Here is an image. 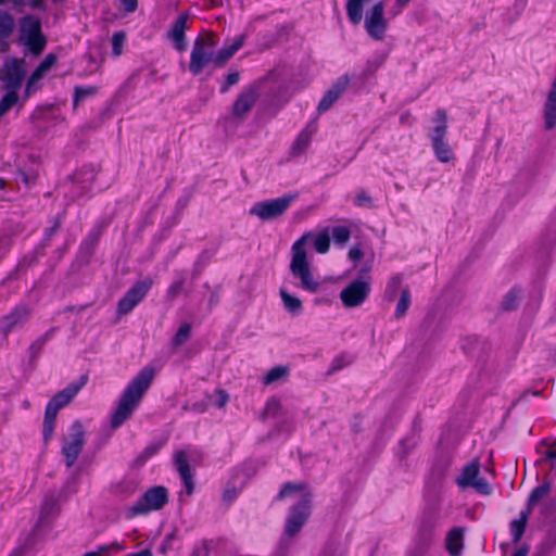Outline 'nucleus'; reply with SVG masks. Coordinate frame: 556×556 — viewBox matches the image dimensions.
Returning a JSON list of instances; mask_svg holds the SVG:
<instances>
[{
  "mask_svg": "<svg viewBox=\"0 0 556 556\" xmlns=\"http://www.w3.org/2000/svg\"><path fill=\"white\" fill-rule=\"evenodd\" d=\"M155 377V369L152 366H144L128 382L121 394L117 406L111 416V428L118 429L128 420L139 406L143 395L151 387Z\"/></svg>",
  "mask_w": 556,
  "mask_h": 556,
  "instance_id": "obj_1",
  "label": "nucleus"
},
{
  "mask_svg": "<svg viewBox=\"0 0 556 556\" xmlns=\"http://www.w3.org/2000/svg\"><path fill=\"white\" fill-rule=\"evenodd\" d=\"M308 237V235H303L292 244L290 273L294 278L300 280L298 285L299 288L309 293H316L319 291L321 282L315 278L307 260L305 245Z\"/></svg>",
  "mask_w": 556,
  "mask_h": 556,
  "instance_id": "obj_2",
  "label": "nucleus"
},
{
  "mask_svg": "<svg viewBox=\"0 0 556 556\" xmlns=\"http://www.w3.org/2000/svg\"><path fill=\"white\" fill-rule=\"evenodd\" d=\"M371 265L364 264L355 278L351 279L340 291V300L344 307L362 306L370 296L372 290Z\"/></svg>",
  "mask_w": 556,
  "mask_h": 556,
  "instance_id": "obj_3",
  "label": "nucleus"
},
{
  "mask_svg": "<svg viewBox=\"0 0 556 556\" xmlns=\"http://www.w3.org/2000/svg\"><path fill=\"white\" fill-rule=\"evenodd\" d=\"M218 37L214 31L199 34L192 45L189 61V72L193 76L200 75L206 66L213 63L216 66L215 48Z\"/></svg>",
  "mask_w": 556,
  "mask_h": 556,
  "instance_id": "obj_4",
  "label": "nucleus"
},
{
  "mask_svg": "<svg viewBox=\"0 0 556 556\" xmlns=\"http://www.w3.org/2000/svg\"><path fill=\"white\" fill-rule=\"evenodd\" d=\"M437 125L429 134L431 146L437 160L441 163H448L454 159V152L448 143V115L444 109L435 111Z\"/></svg>",
  "mask_w": 556,
  "mask_h": 556,
  "instance_id": "obj_5",
  "label": "nucleus"
},
{
  "mask_svg": "<svg viewBox=\"0 0 556 556\" xmlns=\"http://www.w3.org/2000/svg\"><path fill=\"white\" fill-rule=\"evenodd\" d=\"M21 39L29 52L40 55L47 47V37L42 33L41 21L34 15H26L21 20Z\"/></svg>",
  "mask_w": 556,
  "mask_h": 556,
  "instance_id": "obj_6",
  "label": "nucleus"
},
{
  "mask_svg": "<svg viewBox=\"0 0 556 556\" xmlns=\"http://www.w3.org/2000/svg\"><path fill=\"white\" fill-rule=\"evenodd\" d=\"M86 444V432L84 425L75 420L68 428V437L63 439L61 453L64 456L67 468L74 466Z\"/></svg>",
  "mask_w": 556,
  "mask_h": 556,
  "instance_id": "obj_7",
  "label": "nucleus"
},
{
  "mask_svg": "<svg viewBox=\"0 0 556 556\" xmlns=\"http://www.w3.org/2000/svg\"><path fill=\"white\" fill-rule=\"evenodd\" d=\"M168 503V491L163 485L148 489L129 508L130 517L147 515L151 510H159Z\"/></svg>",
  "mask_w": 556,
  "mask_h": 556,
  "instance_id": "obj_8",
  "label": "nucleus"
},
{
  "mask_svg": "<svg viewBox=\"0 0 556 556\" xmlns=\"http://www.w3.org/2000/svg\"><path fill=\"white\" fill-rule=\"evenodd\" d=\"M296 198L298 194H286L280 198L256 202L250 208V214L257 216L262 220L276 219L288 211Z\"/></svg>",
  "mask_w": 556,
  "mask_h": 556,
  "instance_id": "obj_9",
  "label": "nucleus"
},
{
  "mask_svg": "<svg viewBox=\"0 0 556 556\" xmlns=\"http://www.w3.org/2000/svg\"><path fill=\"white\" fill-rule=\"evenodd\" d=\"M31 307L26 302L16 303L8 314L0 319V331L2 334L1 345L9 343V334L15 329L23 327L31 316Z\"/></svg>",
  "mask_w": 556,
  "mask_h": 556,
  "instance_id": "obj_10",
  "label": "nucleus"
},
{
  "mask_svg": "<svg viewBox=\"0 0 556 556\" xmlns=\"http://www.w3.org/2000/svg\"><path fill=\"white\" fill-rule=\"evenodd\" d=\"M153 286V279L146 277L143 280L136 281L117 302L116 314L124 316L135 309L143 301Z\"/></svg>",
  "mask_w": 556,
  "mask_h": 556,
  "instance_id": "obj_11",
  "label": "nucleus"
},
{
  "mask_svg": "<svg viewBox=\"0 0 556 556\" xmlns=\"http://www.w3.org/2000/svg\"><path fill=\"white\" fill-rule=\"evenodd\" d=\"M312 504L308 495L304 496L290 509L286 521L285 533L292 538L296 535L308 520L312 513Z\"/></svg>",
  "mask_w": 556,
  "mask_h": 556,
  "instance_id": "obj_12",
  "label": "nucleus"
},
{
  "mask_svg": "<svg viewBox=\"0 0 556 556\" xmlns=\"http://www.w3.org/2000/svg\"><path fill=\"white\" fill-rule=\"evenodd\" d=\"M26 76L24 59H11L0 68V80L5 89L20 90Z\"/></svg>",
  "mask_w": 556,
  "mask_h": 556,
  "instance_id": "obj_13",
  "label": "nucleus"
},
{
  "mask_svg": "<svg viewBox=\"0 0 556 556\" xmlns=\"http://www.w3.org/2000/svg\"><path fill=\"white\" fill-rule=\"evenodd\" d=\"M367 34L375 40H383L388 29V22L384 18V4L379 1L374 4L370 13L365 18Z\"/></svg>",
  "mask_w": 556,
  "mask_h": 556,
  "instance_id": "obj_14",
  "label": "nucleus"
},
{
  "mask_svg": "<svg viewBox=\"0 0 556 556\" xmlns=\"http://www.w3.org/2000/svg\"><path fill=\"white\" fill-rule=\"evenodd\" d=\"M258 98V89L255 85L245 86L233 101L231 113L236 118H244L254 108Z\"/></svg>",
  "mask_w": 556,
  "mask_h": 556,
  "instance_id": "obj_15",
  "label": "nucleus"
},
{
  "mask_svg": "<svg viewBox=\"0 0 556 556\" xmlns=\"http://www.w3.org/2000/svg\"><path fill=\"white\" fill-rule=\"evenodd\" d=\"M349 74H344L336 79L331 87L325 92L320 99L317 111L319 114H324L330 110V108L340 99L350 85Z\"/></svg>",
  "mask_w": 556,
  "mask_h": 556,
  "instance_id": "obj_16",
  "label": "nucleus"
},
{
  "mask_svg": "<svg viewBox=\"0 0 556 556\" xmlns=\"http://www.w3.org/2000/svg\"><path fill=\"white\" fill-rule=\"evenodd\" d=\"M88 382V376L83 375L75 382H71L63 390L55 393L48 402L51 406L56 409H62L67 406L74 397L79 393V391L86 386Z\"/></svg>",
  "mask_w": 556,
  "mask_h": 556,
  "instance_id": "obj_17",
  "label": "nucleus"
},
{
  "mask_svg": "<svg viewBox=\"0 0 556 556\" xmlns=\"http://www.w3.org/2000/svg\"><path fill=\"white\" fill-rule=\"evenodd\" d=\"M437 519L431 514L425 511L420 519L416 544L421 549H427L433 543L435 538Z\"/></svg>",
  "mask_w": 556,
  "mask_h": 556,
  "instance_id": "obj_18",
  "label": "nucleus"
},
{
  "mask_svg": "<svg viewBox=\"0 0 556 556\" xmlns=\"http://www.w3.org/2000/svg\"><path fill=\"white\" fill-rule=\"evenodd\" d=\"M188 20L189 14L187 12L179 14L167 33V37L173 41V46L178 52L187 49L186 31L189 29Z\"/></svg>",
  "mask_w": 556,
  "mask_h": 556,
  "instance_id": "obj_19",
  "label": "nucleus"
},
{
  "mask_svg": "<svg viewBox=\"0 0 556 556\" xmlns=\"http://www.w3.org/2000/svg\"><path fill=\"white\" fill-rule=\"evenodd\" d=\"M317 130V126L314 124H307L295 137L291 148L290 156L299 157L303 155L311 147L313 136Z\"/></svg>",
  "mask_w": 556,
  "mask_h": 556,
  "instance_id": "obj_20",
  "label": "nucleus"
},
{
  "mask_svg": "<svg viewBox=\"0 0 556 556\" xmlns=\"http://www.w3.org/2000/svg\"><path fill=\"white\" fill-rule=\"evenodd\" d=\"M175 465L186 488L187 494H192L194 491L193 476L189 464L188 454L185 451H178L175 454Z\"/></svg>",
  "mask_w": 556,
  "mask_h": 556,
  "instance_id": "obj_21",
  "label": "nucleus"
},
{
  "mask_svg": "<svg viewBox=\"0 0 556 556\" xmlns=\"http://www.w3.org/2000/svg\"><path fill=\"white\" fill-rule=\"evenodd\" d=\"M465 529L453 527L446 534L445 548L451 556H459L464 548Z\"/></svg>",
  "mask_w": 556,
  "mask_h": 556,
  "instance_id": "obj_22",
  "label": "nucleus"
},
{
  "mask_svg": "<svg viewBox=\"0 0 556 556\" xmlns=\"http://www.w3.org/2000/svg\"><path fill=\"white\" fill-rule=\"evenodd\" d=\"M245 36H236L232 42L228 46H224L216 54V67H223L244 45Z\"/></svg>",
  "mask_w": 556,
  "mask_h": 556,
  "instance_id": "obj_23",
  "label": "nucleus"
},
{
  "mask_svg": "<svg viewBox=\"0 0 556 556\" xmlns=\"http://www.w3.org/2000/svg\"><path fill=\"white\" fill-rule=\"evenodd\" d=\"M60 513V505L54 496H46L39 513L38 522L36 523L33 531L35 532L41 525L46 523L50 519L55 518Z\"/></svg>",
  "mask_w": 556,
  "mask_h": 556,
  "instance_id": "obj_24",
  "label": "nucleus"
},
{
  "mask_svg": "<svg viewBox=\"0 0 556 556\" xmlns=\"http://www.w3.org/2000/svg\"><path fill=\"white\" fill-rule=\"evenodd\" d=\"M480 462L478 458L469 462L462 470V473L456 478V483L459 488H469L470 484L479 477Z\"/></svg>",
  "mask_w": 556,
  "mask_h": 556,
  "instance_id": "obj_25",
  "label": "nucleus"
},
{
  "mask_svg": "<svg viewBox=\"0 0 556 556\" xmlns=\"http://www.w3.org/2000/svg\"><path fill=\"white\" fill-rule=\"evenodd\" d=\"M529 515V510H521L519 517L510 521L509 531L514 544H518L521 541L527 529Z\"/></svg>",
  "mask_w": 556,
  "mask_h": 556,
  "instance_id": "obj_26",
  "label": "nucleus"
},
{
  "mask_svg": "<svg viewBox=\"0 0 556 556\" xmlns=\"http://www.w3.org/2000/svg\"><path fill=\"white\" fill-rule=\"evenodd\" d=\"M56 330V327H51L29 345L28 355L30 362L37 361L46 344L53 338Z\"/></svg>",
  "mask_w": 556,
  "mask_h": 556,
  "instance_id": "obj_27",
  "label": "nucleus"
},
{
  "mask_svg": "<svg viewBox=\"0 0 556 556\" xmlns=\"http://www.w3.org/2000/svg\"><path fill=\"white\" fill-rule=\"evenodd\" d=\"M126 548L125 544L118 541H113L108 544L96 546L93 551L86 552L83 556H115Z\"/></svg>",
  "mask_w": 556,
  "mask_h": 556,
  "instance_id": "obj_28",
  "label": "nucleus"
},
{
  "mask_svg": "<svg viewBox=\"0 0 556 556\" xmlns=\"http://www.w3.org/2000/svg\"><path fill=\"white\" fill-rule=\"evenodd\" d=\"M279 294L286 311L293 315L302 314L303 303L299 298L290 294L285 288H280Z\"/></svg>",
  "mask_w": 556,
  "mask_h": 556,
  "instance_id": "obj_29",
  "label": "nucleus"
},
{
  "mask_svg": "<svg viewBox=\"0 0 556 556\" xmlns=\"http://www.w3.org/2000/svg\"><path fill=\"white\" fill-rule=\"evenodd\" d=\"M403 283V275L402 274H394L390 277L386 285L383 298L388 302H393L397 294L401 293Z\"/></svg>",
  "mask_w": 556,
  "mask_h": 556,
  "instance_id": "obj_30",
  "label": "nucleus"
},
{
  "mask_svg": "<svg viewBox=\"0 0 556 556\" xmlns=\"http://www.w3.org/2000/svg\"><path fill=\"white\" fill-rule=\"evenodd\" d=\"M167 441H168V438L166 437L159 441L149 443L143 448L141 454L138 456L137 462L143 464L147 460H149L150 458H152L153 456H155L166 445Z\"/></svg>",
  "mask_w": 556,
  "mask_h": 556,
  "instance_id": "obj_31",
  "label": "nucleus"
},
{
  "mask_svg": "<svg viewBox=\"0 0 556 556\" xmlns=\"http://www.w3.org/2000/svg\"><path fill=\"white\" fill-rule=\"evenodd\" d=\"M551 489L552 483L549 481H545L542 484L535 486L529 495L527 510L530 511L532 507H534L543 497H545L551 492Z\"/></svg>",
  "mask_w": 556,
  "mask_h": 556,
  "instance_id": "obj_32",
  "label": "nucleus"
},
{
  "mask_svg": "<svg viewBox=\"0 0 556 556\" xmlns=\"http://www.w3.org/2000/svg\"><path fill=\"white\" fill-rule=\"evenodd\" d=\"M186 276L184 271L177 273L176 278L172 281L166 290V300L173 302L184 290Z\"/></svg>",
  "mask_w": 556,
  "mask_h": 556,
  "instance_id": "obj_33",
  "label": "nucleus"
},
{
  "mask_svg": "<svg viewBox=\"0 0 556 556\" xmlns=\"http://www.w3.org/2000/svg\"><path fill=\"white\" fill-rule=\"evenodd\" d=\"M65 212L56 214L51 220V226L45 229L42 238L45 245H48L55 233L60 230L65 219Z\"/></svg>",
  "mask_w": 556,
  "mask_h": 556,
  "instance_id": "obj_34",
  "label": "nucleus"
},
{
  "mask_svg": "<svg viewBox=\"0 0 556 556\" xmlns=\"http://www.w3.org/2000/svg\"><path fill=\"white\" fill-rule=\"evenodd\" d=\"M521 295V288L513 287L503 298L502 308L504 311H514L518 306V302Z\"/></svg>",
  "mask_w": 556,
  "mask_h": 556,
  "instance_id": "obj_35",
  "label": "nucleus"
},
{
  "mask_svg": "<svg viewBox=\"0 0 556 556\" xmlns=\"http://www.w3.org/2000/svg\"><path fill=\"white\" fill-rule=\"evenodd\" d=\"M387 54L386 53H375L371 58H369L366 62L364 68V76L369 77L372 76L386 62Z\"/></svg>",
  "mask_w": 556,
  "mask_h": 556,
  "instance_id": "obj_36",
  "label": "nucleus"
},
{
  "mask_svg": "<svg viewBox=\"0 0 556 556\" xmlns=\"http://www.w3.org/2000/svg\"><path fill=\"white\" fill-rule=\"evenodd\" d=\"M15 27L13 16L4 11H0V39L9 38Z\"/></svg>",
  "mask_w": 556,
  "mask_h": 556,
  "instance_id": "obj_37",
  "label": "nucleus"
},
{
  "mask_svg": "<svg viewBox=\"0 0 556 556\" xmlns=\"http://www.w3.org/2000/svg\"><path fill=\"white\" fill-rule=\"evenodd\" d=\"M97 86H76L73 94V106L76 109L80 102L87 97H91L98 93Z\"/></svg>",
  "mask_w": 556,
  "mask_h": 556,
  "instance_id": "obj_38",
  "label": "nucleus"
},
{
  "mask_svg": "<svg viewBox=\"0 0 556 556\" xmlns=\"http://www.w3.org/2000/svg\"><path fill=\"white\" fill-rule=\"evenodd\" d=\"M7 92L0 101V115L9 112L18 101V90L5 89Z\"/></svg>",
  "mask_w": 556,
  "mask_h": 556,
  "instance_id": "obj_39",
  "label": "nucleus"
},
{
  "mask_svg": "<svg viewBox=\"0 0 556 556\" xmlns=\"http://www.w3.org/2000/svg\"><path fill=\"white\" fill-rule=\"evenodd\" d=\"M409 305H410V293H409L408 288H404L401 291L400 299L397 301V304H396V307L394 311L395 318L400 319V318L404 317L407 309L409 308Z\"/></svg>",
  "mask_w": 556,
  "mask_h": 556,
  "instance_id": "obj_40",
  "label": "nucleus"
},
{
  "mask_svg": "<svg viewBox=\"0 0 556 556\" xmlns=\"http://www.w3.org/2000/svg\"><path fill=\"white\" fill-rule=\"evenodd\" d=\"M191 337V325L189 323H184L178 328L177 332L172 339V345L174 348H178L185 344Z\"/></svg>",
  "mask_w": 556,
  "mask_h": 556,
  "instance_id": "obj_41",
  "label": "nucleus"
},
{
  "mask_svg": "<svg viewBox=\"0 0 556 556\" xmlns=\"http://www.w3.org/2000/svg\"><path fill=\"white\" fill-rule=\"evenodd\" d=\"M353 362L352 357H350L348 354L345 353H341L339 355H337L332 361H331V364H330V367H329V370H328V374L329 375H332L334 372H338L339 370L343 369L344 367L351 365Z\"/></svg>",
  "mask_w": 556,
  "mask_h": 556,
  "instance_id": "obj_42",
  "label": "nucleus"
},
{
  "mask_svg": "<svg viewBox=\"0 0 556 556\" xmlns=\"http://www.w3.org/2000/svg\"><path fill=\"white\" fill-rule=\"evenodd\" d=\"M304 488H305V485L302 484V483L296 484V483H293V482H286L281 486V489L278 492V494L276 495L275 501H282L287 496H290V495L294 494L295 492L304 490Z\"/></svg>",
  "mask_w": 556,
  "mask_h": 556,
  "instance_id": "obj_43",
  "label": "nucleus"
},
{
  "mask_svg": "<svg viewBox=\"0 0 556 556\" xmlns=\"http://www.w3.org/2000/svg\"><path fill=\"white\" fill-rule=\"evenodd\" d=\"M332 239L337 244L343 245L351 238V230L346 226H334L332 228Z\"/></svg>",
  "mask_w": 556,
  "mask_h": 556,
  "instance_id": "obj_44",
  "label": "nucleus"
},
{
  "mask_svg": "<svg viewBox=\"0 0 556 556\" xmlns=\"http://www.w3.org/2000/svg\"><path fill=\"white\" fill-rule=\"evenodd\" d=\"M240 79H241L240 72H238V71L229 72L226 75L225 80L219 88V92L222 94L227 93L232 86L239 84Z\"/></svg>",
  "mask_w": 556,
  "mask_h": 556,
  "instance_id": "obj_45",
  "label": "nucleus"
},
{
  "mask_svg": "<svg viewBox=\"0 0 556 556\" xmlns=\"http://www.w3.org/2000/svg\"><path fill=\"white\" fill-rule=\"evenodd\" d=\"M108 226L109 223L106 220H98L88 231L87 237L99 244V241Z\"/></svg>",
  "mask_w": 556,
  "mask_h": 556,
  "instance_id": "obj_46",
  "label": "nucleus"
},
{
  "mask_svg": "<svg viewBox=\"0 0 556 556\" xmlns=\"http://www.w3.org/2000/svg\"><path fill=\"white\" fill-rule=\"evenodd\" d=\"M287 374H288V368H286V367H282V366L273 367L265 375L263 382L265 384H270V383L279 380L281 377L286 376Z\"/></svg>",
  "mask_w": 556,
  "mask_h": 556,
  "instance_id": "obj_47",
  "label": "nucleus"
},
{
  "mask_svg": "<svg viewBox=\"0 0 556 556\" xmlns=\"http://www.w3.org/2000/svg\"><path fill=\"white\" fill-rule=\"evenodd\" d=\"M314 249L320 254H325L329 251L330 237L327 232H321L315 238Z\"/></svg>",
  "mask_w": 556,
  "mask_h": 556,
  "instance_id": "obj_48",
  "label": "nucleus"
},
{
  "mask_svg": "<svg viewBox=\"0 0 556 556\" xmlns=\"http://www.w3.org/2000/svg\"><path fill=\"white\" fill-rule=\"evenodd\" d=\"M126 40V34L124 31H116L112 36V53L115 56H119L123 53V47Z\"/></svg>",
  "mask_w": 556,
  "mask_h": 556,
  "instance_id": "obj_49",
  "label": "nucleus"
},
{
  "mask_svg": "<svg viewBox=\"0 0 556 556\" xmlns=\"http://www.w3.org/2000/svg\"><path fill=\"white\" fill-rule=\"evenodd\" d=\"M354 205L357 207H372L374 200L364 189H359L356 191Z\"/></svg>",
  "mask_w": 556,
  "mask_h": 556,
  "instance_id": "obj_50",
  "label": "nucleus"
},
{
  "mask_svg": "<svg viewBox=\"0 0 556 556\" xmlns=\"http://www.w3.org/2000/svg\"><path fill=\"white\" fill-rule=\"evenodd\" d=\"M469 488L475 489L481 495H490L493 491L491 484L480 476L469 485Z\"/></svg>",
  "mask_w": 556,
  "mask_h": 556,
  "instance_id": "obj_51",
  "label": "nucleus"
},
{
  "mask_svg": "<svg viewBox=\"0 0 556 556\" xmlns=\"http://www.w3.org/2000/svg\"><path fill=\"white\" fill-rule=\"evenodd\" d=\"M56 54L48 53L35 70L45 75L56 63Z\"/></svg>",
  "mask_w": 556,
  "mask_h": 556,
  "instance_id": "obj_52",
  "label": "nucleus"
},
{
  "mask_svg": "<svg viewBox=\"0 0 556 556\" xmlns=\"http://www.w3.org/2000/svg\"><path fill=\"white\" fill-rule=\"evenodd\" d=\"M43 77L38 71L34 70L29 78L26 81L25 98H28L34 90H36V83Z\"/></svg>",
  "mask_w": 556,
  "mask_h": 556,
  "instance_id": "obj_53",
  "label": "nucleus"
},
{
  "mask_svg": "<svg viewBox=\"0 0 556 556\" xmlns=\"http://www.w3.org/2000/svg\"><path fill=\"white\" fill-rule=\"evenodd\" d=\"M97 247L98 243L86 236L80 242L79 251L89 257L94 253Z\"/></svg>",
  "mask_w": 556,
  "mask_h": 556,
  "instance_id": "obj_54",
  "label": "nucleus"
},
{
  "mask_svg": "<svg viewBox=\"0 0 556 556\" xmlns=\"http://www.w3.org/2000/svg\"><path fill=\"white\" fill-rule=\"evenodd\" d=\"M55 426H56V421L43 420L42 439L46 444H48L50 442V440L52 439V437L54 434Z\"/></svg>",
  "mask_w": 556,
  "mask_h": 556,
  "instance_id": "obj_55",
  "label": "nucleus"
},
{
  "mask_svg": "<svg viewBox=\"0 0 556 556\" xmlns=\"http://www.w3.org/2000/svg\"><path fill=\"white\" fill-rule=\"evenodd\" d=\"M239 496V491L237 490V488L232 486V488H227L224 492H223V501L227 504H231L233 503L237 497Z\"/></svg>",
  "mask_w": 556,
  "mask_h": 556,
  "instance_id": "obj_56",
  "label": "nucleus"
},
{
  "mask_svg": "<svg viewBox=\"0 0 556 556\" xmlns=\"http://www.w3.org/2000/svg\"><path fill=\"white\" fill-rule=\"evenodd\" d=\"M210 547L207 541L203 540L199 545H195L190 556H208Z\"/></svg>",
  "mask_w": 556,
  "mask_h": 556,
  "instance_id": "obj_57",
  "label": "nucleus"
},
{
  "mask_svg": "<svg viewBox=\"0 0 556 556\" xmlns=\"http://www.w3.org/2000/svg\"><path fill=\"white\" fill-rule=\"evenodd\" d=\"M90 191V187L81 186L78 187L75 182H73V197L74 198H83L88 197Z\"/></svg>",
  "mask_w": 556,
  "mask_h": 556,
  "instance_id": "obj_58",
  "label": "nucleus"
},
{
  "mask_svg": "<svg viewBox=\"0 0 556 556\" xmlns=\"http://www.w3.org/2000/svg\"><path fill=\"white\" fill-rule=\"evenodd\" d=\"M58 413H59V409H56L55 407H53L47 403L43 420L56 421Z\"/></svg>",
  "mask_w": 556,
  "mask_h": 556,
  "instance_id": "obj_59",
  "label": "nucleus"
},
{
  "mask_svg": "<svg viewBox=\"0 0 556 556\" xmlns=\"http://www.w3.org/2000/svg\"><path fill=\"white\" fill-rule=\"evenodd\" d=\"M123 9L127 13H132L138 8V0H119Z\"/></svg>",
  "mask_w": 556,
  "mask_h": 556,
  "instance_id": "obj_60",
  "label": "nucleus"
},
{
  "mask_svg": "<svg viewBox=\"0 0 556 556\" xmlns=\"http://www.w3.org/2000/svg\"><path fill=\"white\" fill-rule=\"evenodd\" d=\"M363 257V251L359 247H353L349 251V258L353 262L359 261Z\"/></svg>",
  "mask_w": 556,
  "mask_h": 556,
  "instance_id": "obj_61",
  "label": "nucleus"
},
{
  "mask_svg": "<svg viewBox=\"0 0 556 556\" xmlns=\"http://www.w3.org/2000/svg\"><path fill=\"white\" fill-rule=\"evenodd\" d=\"M229 400V396L226 391L218 390V400L216 402L217 407L223 408L226 406L227 402Z\"/></svg>",
  "mask_w": 556,
  "mask_h": 556,
  "instance_id": "obj_62",
  "label": "nucleus"
},
{
  "mask_svg": "<svg viewBox=\"0 0 556 556\" xmlns=\"http://www.w3.org/2000/svg\"><path fill=\"white\" fill-rule=\"evenodd\" d=\"M543 459L554 460L556 459V447H551L544 452Z\"/></svg>",
  "mask_w": 556,
  "mask_h": 556,
  "instance_id": "obj_63",
  "label": "nucleus"
},
{
  "mask_svg": "<svg viewBox=\"0 0 556 556\" xmlns=\"http://www.w3.org/2000/svg\"><path fill=\"white\" fill-rule=\"evenodd\" d=\"M126 556H153V554L150 549L146 548L137 553H130Z\"/></svg>",
  "mask_w": 556,
  "mask_h": 556,
  "instance_id": "obj_64",
  "label": "nucleus"
}]
</instances>
